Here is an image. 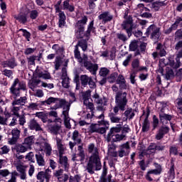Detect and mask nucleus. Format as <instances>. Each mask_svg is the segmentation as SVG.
<instances>
[{
	"mask_svg": "<svg viewBox=\"0 0 182 182\" xmlns=\"http://www.w3.org/2000/svg\"><path fill=\"white\" fill-rule=\"evenodd\" d=\"M36 117H38V119H41L43 123L48 122V115L44 112H36Z\"/></svg>",
	"mask_w": 182,
	"mask_h": 182,
	"instance_id": "nucleus-52",
	"label": "nucleus"
},
{
	"mask_svg": "<svg viewBox=\"0 0 182 182\" xmlns=\"http://www.w3.org/2000/svg\"><path fill=\"white\" fill-rule=\"evenodd\" d=\"M116 82L117 85H119L120 89L123 90L127 87V85H126V80L122 75H119L117 76Z\"/></svg>",
	"mask_w": 182,
	"mask_h": 182,
	"instance_id": "nucleus-36",
	"label": "nucleus"
},
{
	"mask_svg": "<svg viewBox=\"0 0 182 182\" xmlns=\"http://www.w3.org/2000/svg\"><path fill=\"white\" fill-rule=\"evenodd\" d=\"M36 55H31L27 58L28 66H35V60H36Z\"/></svg>",
	"mask_w": 182,
	"mask_h": 182,
	"instance_id": "nucleus-56",
	"label": "nucleus"
},
{
	"mask_svg": "<svg viewBox=\"0 0 182 182\" xmlns=\"http://www.w3.org/2000/svg\"><path fill=\"white\" fill-rule=\"evenodd\" d=\"M77 29L75 31V36L77 39H83V38H87L86 31L85 32V28L76 27Z\"/></svg>",
	"mask_w": 182,
	"mask_h": 182,
	"instance_id": "nucleus-30",
	"label": "nucleus"
},
{
	"mask_svg": "<svg viewBox=\"0 0 182 182\" xmlns=\"http://www.w3.org/2000/svg\"><path fill=\"white\" fill-rule=\"evenodd\" d=\"M19 32L23 33V36L26 38V41L29 42L31 41V33L26 29L20 28Z\"/></svg>",
	"mask_w": 182,
	"mask_h": 182,
	"instance_id": "nucleus-54",
	"label": "nucleus"
},
{
	"mask_svg": "<svg viewBox=\"0 0 182 182\" xmlns=\"http://www.w3.org/2000/svg\"><path fill=\"white\" fill-rule=\"evenodd\" d=\"M120 132H122V124H117L116 127H112L107 134V141L108 143H110V141H112V143L119 142V141L115 140V137L117 134H119L117 133H120Z\"/></svg>",
	"mask_w": 182,
	"mask_h": 182,
	"instance_id": "nucleus-7",
	"label": "nucleus"
},
{
	"mask_svg": "<svg viewBox=\"0 0 182 182\" xmlns=\"http://www.w3.org/2000/svg\"><path fill=\"white\" fill-rule=\"evenodd\" d=\"M39 107H41V105L38 102H31L28 106V109L30 110H38Z\"/></svg>",
	"mask_w": 182,
	"mask_h": 182,
	"instance_id": "nucleus-57",
	"label": "nucleus"
},
{
	"mask_svg": "<svg viewBox=\"0 0 182 182\" xmlns=\"http://www.w3.org/2000/svg\"><path fill=\"white\" fill-rule=\"evenodd\" d=\"M39 16V12L37 10H32L30 11V18L31 19L35 20Z\"/></svg>",
	"mask_w": 182,
	"mask_h": 182,
	"instance_id": "nucleus-64",
	"label": "nucleus"
},
{
	"mask_svg": "<svg viewBox=\"0 0 182 182\" xmlns=\"http://www.w3.org/2000/svg\"><path fill=\"white\" fill-rule=\"evenodd\" d=\"M36 178L39 181L45 182L46 180V182H49V180H50V174H49L47 171H40L36 175Z\"/></svg>",
	"mask_w": 182,
	"mask_h": 182,
	"instance_id": "nucleus-26",
	"label": "nucleus"
},
{
	"mask_svg": "<svg viewBox=\"0 0 182 182\" xmlns=\"http://www.w3.org/2000/svg\"><path fill=\"white\" fill-rule=\"evenodd\" d=\"M11 151V148L9 146L4 145L0 147V155L8 154Z\"/></svg>",
	"mask_w": 182,
	"mask_h": 182,
	"instance_id": "nucleus-55",
	"label": "nucleus"
},
{
	"mask_svg": "<svg viewBox=\"0 0 182 182\" xmlns=\"http://www.w3.org/2000/svg\"><path fill=\"white\" fill-rule=\"evenodd\" d=\"M127 92L118 91L115 95V106L113 108L114 113H119V111L124 112L127 106Z\"/></svg>",
	"mask_w": 182,
	"mask_h": 182,
	"instance_id": "nucleus-3",
	"label": "nucleus"
},
{
	"mask_svg": "<svg viewBox=\"0 0 182 182\" xmlns=\"http://www.w3.org/2000/svg\"><path fill=\"white\" fill-rule=\"evenodd\" d=\"M57 180L59 182H66L68 180H69V175L63 173L60 177L57 178Z\"/></svg>",
	"mask_w": 182,
	"mask_h": 182,
	"instance_id": "nucleus-61",
	"label": "nucleus"
},
{
	"mask_svg": "<svg viewBox=\"0 0 182 182\" xmlns=\"http://www.w3.org/2000/svg\"><path fill=\"white\" fill-rule=\"evenodd\" d=\"M98 19L102 21L103 25H105L107 22H112L113 21V15L109 11H104L98 16Z\"/></svg>",
	"mask_w": 182,
	"mask_h": 182,
	"instance_id": "nucleus-18",
	"label": "nucleus"
},
{
	"mask_svg": "<svg viewBox=\"0 0 182 182\" xmlns=\"http://www.w3.org/2000/svg\"><path fill=\"white\" fill-rule=\"evenodd\" d=\"M83 103L85 106H86V108L91 112L92 115L93 116V113H95V112H93L95 110V105H93L92 102H89V100H85Z\"/></svg>",
	"mask_w": 182,
	"mask_h": 182,
	"instance_id": "nucleus-48",
	"label": "nucleus"
},
{
	"mask_svg": "<svg viewBox=\"0 0 182 182\" xmlns=\"http://www.w3.org/2000/svg\"><path fill=\"white\" fill-rule=\"evenodd\" d=\"M60 167L64 168L65 171H69V167L70 165L69 164V161L68 159V156L63 155H59V161Z\"/></svg>",
	"mask_w": 182,
	"mask_h": 182,
	"instance_id": "nucleus-22",
	"label": "nucleus"
},
{
	"mask_svg": "<svg viewBox=\"0 0 182 182\" xmlns=\"http://www.w3.org/2000/svg\"><path fill=\"white\" fill-rule=\"evenodd\" d=\"M110 73V70L107 68H101L99 71V75L102 77H107V75Z\"/></svg>",
	"mask_w": 182,
	"mask_h": 182,
	"instance_id": "nucleus-49",
	"label": "nucleus"
},
{
	"mask_svg": "<svg viewBox=\"0 0 182 182\" xmlns=\"http://www.w3.org/2000/svg\"><path fill=\"white\" fill-rule=\"evenodd\" d=\"M88 151L92 155L90 157L86 170L89 174H95V170L96 171L102 170V162H100V157H99V149L95 146V144H90L88 146Z\"/></svg>",
	"mask_w": 182,
	"mask_h": 182,
	"instance_id": "nucleus-2",
	"label": "nucleus"
},
{
	"mask_svg": "<svg viewBox=\"0 0 182 182\" xmlns=\"http://www.w3.org/2000/svg\"><path fill=\"white\" fill-rule=\"evenodd\" d=\"M36 147L38 151H44L47 157L52 154V146L46 138L40 137L38 141L36 143Z\"/></svg>",
	"mask_w": 182,
	"mask_h": 182,
	"instance_id": "nucleus-5",
	"label": "nucleus"
},
{
	"mask_svg": "<svg viewBox=\"0 0 182 182\" xmlns=\"http://www.w3.org/2000/svg\"><path fill=\"white\" fill-rule=\"evenodd\" d=\"M181 22H182V17L176 16L174 23H173L171 26V29L173 31H176V29H177V28H178V25H180V23H181Z\"/></svg>",
	"mask_w": 182,
	"mask_h": 182,
	"instance_id": "nucleus-50",
	"label": "nucleus"
},
{
	"mask_svg": "<svg viewBox=\"0 0 182 182\" xmlns=\"http://www.w3.org/2000/svg\"><path fill=\"white\" fill-rule=\"evenodd\" d=\"M124 116L127 117V120H132L136 114L134 113V110L132 108H128L124 113Z\"/></svg>",
	"mask_w": 182,
	"mask_h": 182,
	"instance_id": "nucleus-40",
	"label": "nucleus"
},
{
	"mask_svg": "<svg viewBox=\"0 0 182 182\" xmlns=\"http://www.w3.org/2000/svg\"><path fill=\"white\" fill-rule=\"evenodd\" d=\"M169 177L171 180L176 178V171H174V160H171V167L168 171Z\"/></svg>",
	"mask_w": 182,
	"mask_h": 182,
	"instance_id": "nucleus-43",
	"label": "nucleus"
},
{
	"mask_svg": "<svg viewBox=\"0 0 182 182\" xmlns=\"http://www.w3.org/2000/svg\"><path fill=\"white\" fill-rule=\"evenodd\" d=\"M55 141H56V146L58 150L59 156H63L66 150V146H65V144H63V141H62V139L58 136L55 137Z\"/></svg>",
	"mask_w": 182,
	"mask_h": 182,
	"instance_id": "nucleus-25",
	"label": "nucleus"
},
{
	"mask_svg": "<svg viewBox=\"0 0 182 182\" xmlns=\"http://www.w3.org/2000/svg\"><path fill=\"white\" fill-rule=\"evenodd\" d=\"M36 160L37 164L41 167L45 166V164H46V162H45V159L43 157V155H42L41 152H38L36 154Z\"/></svg>",
	"mask_w": 182,
	"mask_h": 182,
	"instance_id": "nucleus-39",
	"label": "nucleus"
},
{
	"mask_svg": "<svg viewBox=\"0 0 182 182\" xmlns=\"http://www.w3.org/2000/svg\"><path fill=\"white\" fill-rule=\"evenodd\" d=\"M90 38H86L85 39L81 38L77 41L76 46L77 48H81L82 52H86L87 50V41Z\"/></svg>",
	"mask_w": 182,
	"mask_h": 182,
	"instance_id": "nucleus-33",
	"label": "nucleus"
},
{
	"mask_svg": "<svg viewBox=\"0 0 182 182\" xmlns=\"http://www.w3.org/2000/svg\"><path fill=\"white\" fill-rule=\"evenodd\" d=\"M29 127L31 130H35L36 132H41L42 131V127L41 124L36 121V119H33L30 121Z\"/></svg>",
	"mask_w": 182,
	"mask_h": 182,
	"instance_id": "nucleus-31",
	"label": "nucleus"
},
{
	"mask_svg": "<svg viewBox=\"0 0 182 182\" xmlns=\"http://www.w3.org/2000/svg\"><path fill=\"white\" fill-rule=\"evenodd\" d=\"M74 56L75 59L77 60V62L80 63V65H82V63H84L85 60H88L87 56L83 58L80 56V51L79 50V48H77V46H75Z\"/></svg>",
	"mask_w": 182,
	"mask_h": 182,
	"instance_id": "nucleus-29",
	"label": "nucleus"
},
{
	"mask_svg": "<svg viewBox=\"0 0 182 182\" xmlns=\"http://www.w3.org/2000/svg\"><path fill=\"white\" fill-rule=\"evenodd\" d=\"M70 0H65L63 2L62 9L63 11H69V12H75V6L70 4Z\"/></svg>",
	"mask_w": 182,
	"mask_h": 182,
	"instance_id": "nucleus-34",
	"label": "nucleus"
},
{
	"mask_svg": "<svg viewBox=\"0 0 182 182\" xmlns=\"http://www.w3.org/2000/svg\"><path fill=\"white\" fill-rule=\"evenodd\" d=\"M23 143L28 149H31V146L35 143V136H30L25 138Z\"/></svg>",
	"mask_w": 182,
	"mask_h": 182,
	"instance_id": "nucleus-42",
	"label": "nucleus"
},
{
	"mask_svg": "<svg viewBox=\"0 0 182 182\" xmlns=\"http://www.w3.org/2000/svg\"><path fill=\"white\" fill-rule=\"evenodd\" d=\"M11 134H12V137L8 139V143L11 146H14V144H16V142L19 139V136H21V131H19L18 128H14L11 131Z\"/></svg>",
	"mask_w": 182,
	"mask_h": 182,
	"instance_id": "nucleus-19",
	"label": "nucleus"
},
{
	"mask_svg": "<svg viewBox=\"0 0 182 182\" xmlns=\"http://www.w3.org/2000/svg\"><path fill=\"white\" fill-rule=\"evenodd\" d=\"M4 115H5V118L2 116H0V124H2L3 126H5L7 124L6 123L8 122V119L11 117V114H9V112H5Z\"/></svg>",
	"mask_w": 182,
	"mask_h": 182,
	"instance_id": "nucleus-47",
	"label": "nucleus"
},
{
	"mask_svg": "<svg viewBox=\"0 0 182 182\" xmlns=\"http://www.w3.org/2000/svg\"><path fill=\"white\" fill-rule=\"evenodd\" d=\"M90 96H92V90H87V91L82 92V99L85 100H88L90 99Z\"/></svg>",
	"mask_w": 182,
	"mask_h": 182,
	"instance_id": "nucleus-60",
	"label": "nucleus"
},
{
	"mask_svg": "<svg viewBox=\"0 0 182 182\" xmlns=\"http://www.w3.org/2000/svg\"><path fill=\"white\" fill-rule=\"evenodd\" d=\"M81 65L82 66H84L87 70H89L90 73L96 75L97 70L99 69V65L97 64H93L92 62L85 60Z\"/></svg>",
	"mask_w": 182,
	"mask_h": 182,
	"instance_id": "nucleus-15",
	"label": "nucleus"
},
{
	"mask_svg": "<svg viewBox=\"0 0 182 182\" xmlns=\"http://www.w3.org/2000/svg\"><path fill=\"white\" fill-rule=\"evenodd\" d=\"M71 139L72 140H73V141H75L77 144H82V135L79 134V131L75 130L73 132Z\"/></svg>",
	"mask_w": 182,
	"mask_h": 182,
	"instance_id": "nucleus-37",
	"label": "nucleus"
},
{
	"mask_svg": "<svg viewBox=\"0 0 182 182\" xmlns=\"http://www.w3.org/2000/svg\"><path fill=\"white\" fill-rule=\"evenodd\" d=\"M28 149L29 148L23 142L22 144H15V146L12 148V150L16 151L17 154H21L22 153H26Z\"/></svg>",
	"mask_w": 182,
	"mask_h": 182,
	"instance_id": "nucleus-24",
	"label": "nucleus"
},
{
	"mask_svg": "<svg viewBox=\"0 0 182 182\" xmlns=\"http://www.w3.org/2000/svg\"><path fill=\"white\" fill-rule=\"evenodd\" d=\"M119 157L122 158L126 156H129V154H130V144L129 143V141H127L126 143L119 145Z\"/></svg>",
	"mask_w": 182,
	"mask_h": 182,
	"instance_id": "nucleus-14",
	"label": "nucleus"
},
{
	"mask_svg": "<svg viewBox=\"0 0 182 182\" xmlns=\"http://www.w3.org/2000/svg\"><path fill=\"white\" fill-rule=\"evenodd\" d=\"M9 174H11V178L7 182H16V177L19 176V173L16 171L11 173L8 169L0 170V176H2V177H8Z\"/></svg>",
	"mask_w": 182,
	"mask_h": 182,
	"instance_id": "nucleus-16",
	"label": "nucleus"
},
{
	"mask_svg": "<svg viewBox=\"0 0 182 182\" xmlns=\"http://www.w3.org/2000/svg\"><path fill=\"white\" fill-rule=\"evenodd\" d=\"M3 68H9V69H15L16 66H18V63L16 62V59L12 57L11 58L3 61L1 63Z\"/></svg>",
	"mask_w": 182,
	"mask_h": 182,
	"instance_id": "nucleus-23",
	"label": "nucleus"
},
{
	"mask_svg": "<svg viewBox=\"0 0 182 182\" xmlns=\"http://www.w3.org/2000/svg\"><path fill=\"white\" fill-rule=\"evenodd\" d=\"M80 80L81 82V85L83 87L89 86L90 89H96V82L93 80L92 76H88L87 75H82L80 77Z\"/></svg>",
	"mask_w": 182,
	"mask_h": 182,
	"instance_id": "nucleus-8",
	"label": "nucleus"
},
{
	"mask_svg": "<svg viewBox=\"0 0 182 182\" xmlns=\"http://www.w3.org/2000/svg\"><path fill=\"white\" fill-rule=\"evenodd\" d=\"M87 23V16H84L82 19L77 21L75 24L76 28H85V26Z\"/></svg>",
	"mask_w": 182,
	"mask_h": 182,
	"instance_id": "nucleus-41",
	"label": "nucleus"
},
{
	"mask_svg": "<svg viewBox=\"0 0 182 182\" xmlns=\"http://www.w3.org/2000/svg\"><path fill=\"white\" fill-rule=\"evenodd\" d=\"M156 50H159V55L161 58H163V56H166V55H167V52L164 48H163V46L161 44L157 45Z\"/></svg>",
	"mask_w": 182,
	"mask_h": 182,
	"instance_id": "nucleus-51",
	"label": "nucleus"
},
{
	"mask_svg": "<svg viewBox=\"0 0 182 182\" xmlns=\"http://www.w3.org/2000/svg\"><path fill=\"white\" fill-rule=\"evenodd\" d=\"M117 113H113V112H110L108 116L111 120L112 123H119L120 122V117L116 116Z\"/></svg>",
	"mask_w": 182,
	"mask_h": 182,
	"instance_id": "nucleus-46",
	"label": "nucleus"
},
{
	"mask_svg": "<svg viewBox=\"0 0 182 182\" xmlns=\"http://www.w3.org/2000/svg\"><path fill=\"white\" fill-rule=\"evenodd\" d=\"M117 73H114L107 77V80L109 83H114V81L117 80Z\"/></svg>",
	"mask_w": 182,
	"mask_h": 182,
	"instance_id": "nucleus-63",
	"label": "nucleus"
},
{
	"mask_svg": "<svg viewBox=\"0 0 182 182\" xmlns=\"http://www.w3.org/2000/svg\"><path fill=\"white\" fill-rule=\"evenodd\" d=\"M96 32V28L95 27V20L91 21L88 26L86 31V36L87 38H90V33Z\"/></svg>",
	"mask_w": 182,
	"mask_h": 182,
	"instance_id": "nucleus-35",
	"label": "nucleus"
},
{
	"mask_svg": "<svg viewBox=\"0 0 182 182\" xmlns=\"http://www.w3.org/2000/svg\"><path fill=\"white\" fill-rule=\"evenodd\" d=\"M139 67H140V60H139V59H134L132 63V70H131V72L137 73V71L139 70Z\"/></svg>",
	"mask_w": 182,
	"mask_h": 182,
	"instance_id": "nucleus-44",
	"label": "nucleus"
},
{
	"mask_svg": "<svg viewBox=\"0 0 182 182\" xmlns=\"http://www.w3.org/2000/svg\"><path fill=\"white\" fill-rule=\"evenodd\" d=\"M145 35L146 36H150V39L154 42H159L160 36H161V32H160V28L155 24H151L146 28Z\"/></svg>",
	"mask_w": 182,
	"mask_h": 182,
	"instance_id": "nucleus-6",
	"label": "nucleus"
},
{
	"mask_svg": "<svg viewBox=\"0 0 182 182\" xmlns=\"http://www.w3.org/2000/svg\"><path fill=\"white\" fill-rule=\"evenodd\" d=\"M35 75L40 79L48 80L51 78L50 73L43 69L42 67H37L35 70Z\"/></svg>",
	"mask_w": 182,
	"mask_h": 182,
	"instance_id": "nucleus-12",
	"label": "nucleus"
},
{
	"mask_svg": "<svg viewBox=\"0 0 182 182\" xmlns=\"http://www.w3.org/2000/svg\"><path fill=\"white\" fill-rule=\"evenodd\" d=\"M62 124V119L60 118L55 119L53 124L48 125V130H50L52 134H59V131L60 130Z\"/></svg>",
	"mask_w": 182,
	"mask_h": 182,
	"instance_id": "nucleus-10",
	"label": "nucleus"
},
{
	"mask_svg": "<svg viewBox=\"0 0 182 182\" xmlns=\"http://www.w3.org/2000/svg\"><path fill=\"white\" fill-rule=\"evenodd\" d=\"M133 18L129 16L128 18L123 21L122 23V28L126 31L129 38L132 36V32H133Z\"/></svg>",
	"mask_w": 182,
	"mask_h": 182,
	"instance_id": "nucleus-9",
	"label": "nucleus"
},
{
	"mask_svg": "<svg viewBox=\"0 0 182 182\" xmlns=\"http://www.w3.org/2000/svg\"><path fill=\"white\" fill-rule=\"evenodd\" d=\"M78 150V156L80 157L81 160H84L86 157V154H85V150L83 149V146L79 145L77 146Z\"/></svg>",
	"mask_w": 182,
	"mask_h": 182,
	"instance_id": "nucleus-53",
	"label": "nucleus"
},
{
	"mask_svg": "<svg viewBox=\"0 0 182 182\" xmlns=\"http://www.w3.org/2000/svg\"><path fill=\"white\" fill-rule=\"evenodd\" d=\"M170 130V128L168 127H166V126H162L158 133L156 135V140H161V139H163V137H164L165 134H167V133H168Z\"/></svg>",
	"mask_w": 182,
	"mask_h": 182,
	"instance_id": "nucleus-28",
	"label": "nucleus"
},
{
	"mask_svg": "<svg viewBox=\"0 0 182 182\" xmlns=\"http://www.w3.org/2000/svg\"><path fill=\"white\" fill-rule=\"evenodd\" d=\"M157 168L151 170L148 172V174H156V176L159 174H161V166L156 164Z\"/></svg>",
	"mask_w": 182,
	"mask_h": 182,
	"instance_id": "nucleus-59",
	"label": "nucleus"
},
{
	"mask_svg": "<svg viewBox=\"0 0 182 182\" xmlns=\"http://www.w3.org/2000/svg\"><path fill=\"white\" fill-rule=\"evenodd\" d=\"M164 110H166V105H163L159 112L160 122H161L163 124H164L166 122H170L172 119L171 115L164 113Z\"/></svg>",
	"mask_w": 182,
	"mask_h": 182,
	"instance_id": "nucleus-20",
	"label": "nucleus"
},
{
	"mask_svg": "<svg viewBox=\"0 0 182 182\" xmlns=\"http://www.w3.org/2000/svg\"><path fill=\"white\" fill-rule=\"evenodd\" d=\"M55 14H58V26L60 28H63V26L66 25V14H65V11H55Z\"/></svg>",
	"mask_w": 182,
	"mask_h": 182,
	"instance_id": "nucleus-27",
	"label": "nucleus"
},
{
	"mask_svg": "<svg viewBox=\"0 0 182 182\" xmlns=\"http://www.w3.org/2000/svg\"><path fill=\"white\" fill-rule=\"evenodd\" d=\"M9 90L11 95V99H14V101L12 102L13 106H16V105L18 106H25L27 100L26 97H21L18 100H16V97L21 96V90H26V83L23 81L20 82L18 78H16Z\"/></svg>",
	"mask_w": 182,
	"mask_h": 182,
	"instance_id": "nucleus-1",
	"label": "nucleus"
},
{
	"mask_svg": "<svg viewBox=\"0 0 182 182\" xmlns=\"http://www.w3.org/2000/svg\"><path fill=\"white\" fill-rule=\"evenodd\" d=\"M159 118H157V116L153 115L152 117V126H153V130H156L157 127H159Z\"/></svg>",
	"mask_w": 182,
	"mask_h": 182,
	"instance_id": "nucleus-58",
	"label": "nucleus"
},
{
	"mask_svg": "<svg viewBox=\"0 0 182 182\" xmlns=\"http://www.w3.org/2000/svg\"><path fill=\"white\" fill-rule=\"evenodd\" d=\"M52 110H57V109H63V116L64 123L68 124L70 122L69 117V110H70V104L65 99L57 98L56 104L50 108Z\"/></svg>",
	"mask_w": 182,
	"mask_h": 182,
	"instance_id": "nucleus-4",
	"label": "nucleus"
},
{
	"mask_svg": "<svg viewBox=\"0 0 182 182\" xmlns=\"http://www.w3.org/2000/svg\"><path fill=\"white\" fill-rule=\"evenodd\" d=\"M15 19L18 21L22 25H26L28 22V15L25 13H19L18 15L14 16Z\"/></svg>",
	"mask_w": 182,
	"mask_h": 182,
	"instance_id": "nucleus-32",
	"label": "nucleus"
},
{
	"mask_svg": "<svg viewBox=\"0 0 182 182\" xmlns=\"http://www.w3.org/2000/svg\"><path fill=\"white\" fill-rule=\"evenodd\" d=\"M92 99L95 103H97V105H100V106L97 107L98 110H105V106H107V98L103 97L102 99L100 97L99 94L95 93L94 95H92Z\"/></svg>",
	"mask_w": 182,
	"mask_h": 182,
	"instance_id": "nucleus-11",
	"label": "nucleus"
},
{
	"mask_svg": "<svg viewBox=\"0 0 182 182\" xmlns=\"http://www.w3.org/2000/svg\"><path fill=\"white\" fill-rule=\"evenodd\" d=\"M149 130H150V121H149L147 119H145L142 123L141 132H143V133H146L149 132Z\"/></svg>",
	"mask_w": 182,
	"mask_h": 182,
	"instance_id": "nucleus-45",
	"label": "nucleus"
},
{
	"mask_svg": "<svg viewBox=\"0 0 182 182\" xmlns=\"http://www.w3.org/2000/svg\"><path fill=\"white\" fill-rule=\"evenodd\" d=\"M180 63H181L180 62L179 63L174 62V56L173 55L169 56L168 58L167 65L171 66L172 69H178V68H180Z\"/></svg>",
	"mask_w": 182,
	"mask_h": 182,
	"instance_id": "nucleus-38",
	"label": "nucleus"
},
{
	"mask_svg": "<svg viewBox=\"0 0 182 182\" xmlns=\"http://www.w3.org/2000/svg\"><path fill=\"white\" fill-rule=\"evenodd\" d=\"M121 134H117L115 137V140L117 141H122V140H126V137L127 136V134L132 132L130 127L129 125L125 124L122 127H121Z\"/></svg>",
	"mask_w": 182,
	"mask_h": 182,
	"instance_id": "nucleus-13",
	"label": "nucleus"
},
{
	"mask_svg": "<svg viewBox=\"0 0 182 182\" xmlns=\"http://www.w3.org/2000/svg\"><path fill=\"white\" fill-rule=\"evenodd\" d=\"M117 38L122 42H126V41H127V36L123 33H117Z\"/></svg>",
	"mask_w": 182,
	"mask_h": 182,
	"instance_id": "nucleus-62",
	"label": "nucleus"
},
{
	"mask_svg": "<svg viewBox=\"0 0 182 182\" xmlns=\"http://www.w3.org/2000/svg\"><path fill=\"white\" fill-rule=\"evenodd\" d=\"M90 133H100V134H105L106 133V126L103 124H92L90 127Z\"/></svg>",
	"mask_w": 182,
	"mask_h": 182,
	"instance_id": "nucleus-17",
	"label": "nucleus"
},
{
	"mask_svg": "<svg viewBox=\"0 0 182 182\" xmlns=\"http://www.w3.org/2000/svg\"><path fill=\"white\" fill-rule=\"evenodd\" d=\"M61 72V79L63 80L62 86L65 89H68L70 84V79H69V77H68V71L66 70V68H63Z\"/></svg>",
	"mask_w": 182,
	"mask_h": 182,
	"instance_id": "nucleus-21",
	"label": "nucleus"
}]
</instances>
